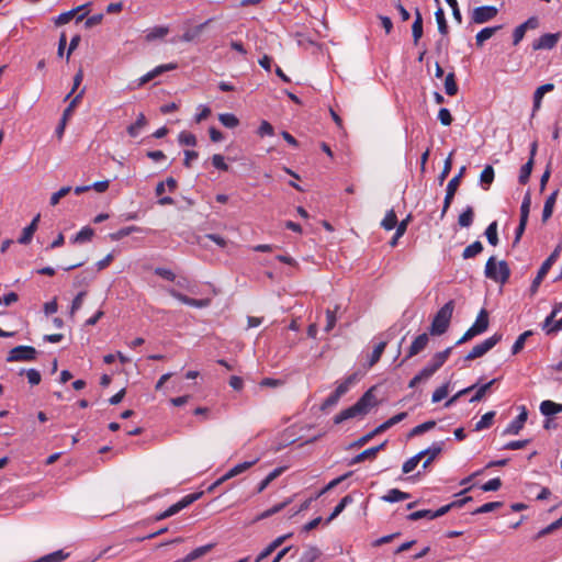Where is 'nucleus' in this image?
Segmentation results:
<instances>
[{
	"label": "nucleus",
	"instance_id": "1",
	"mask_svg": "<svg viewBox=\"0 0 562 562\" xmlns=\"http://www.w3.org/2000/svg\"><path fill=\"white\" fill-rule=\"evenodd\" d=\"M375 405L373 387L368 390L352 406L342 409L334 417L335 424H341L345 420L368 414L371 407Z\"/></svg>",
	"mask_w": 562,
	"mask_h": 562
},
{
	"label": "nucleus",
	"instance_id": "2",
	"mask_svg": "<svg viewBox=\"0 0 562 562\" xmlns=\"http://www.w3.org/2000/svg\"><path fill=\"white\" fill-rule=\"evenodd\" d=\"M453 310L454 301L450 300L436 313L429 328L431 335L440 336L447 331Z\"/></svg>",
	"mask_w": 562,
	"mask_h": 562
},
{
	"label": "nucleus",
	"instance_id": "3",
	"mask_svg": "<svg viewBox=\"0 0 562 562\" xmlns=\"http://www.w3.org/2000/svg\"><path fill=\"white\" fill-rule=\"evenodd\" d=\"M485 277L497 283L505 284L510 277V269L506 261L496 262L495 257H490L485 265Z\"/></svg>",
	"mask_w": 562,
	"mask_h": 562
},
{
	"label": "nucleus",
	"instance_id": "4",
	"mask_svg": "<svg viewBox=\"0 0 562 562\" xmlns=\"http://www.w3.org/2000/svg\"><path fill=\"white\" fill-rule=\"evenodd\" d=\"M561 251H562V243L557 245V247L551 252V255L542 262V265H541L540 269L538 270V273H537L536 278L533 279V281L530 285V289H529L531 296H533L538 292V289H539L541 282L543 281L544 277L547 276V273L549 272L551 267L555 263V261L560 257Z\"/></svg>",
	"mask_w": 562,
	"mask_h": 562
},
{
	"label": "nucleus",
	"instance_id": "5",
	"mask_svg": "<svg viewBox=\"0 0 562 562\" xmlns=\"http://www.w3.org/2000/svg\"><path fill=\"white\" fill-rule=\"evenodd\" d=\"M488 313L485 308H482L476 316L473 325L463 334V336L457 341L456 345L464 344L477 335L483 334L488 328Z\"/></svg>",
	"mask_w": 562,
	"mask_h": 562
},
{
	"label": "nucleus",
	"instance_id": "6",
	"mask_svg": "<svg viewBox=\"0 0 562 562\" xmlns=\"http://www.w3.org/2000/svg\"><path fill=\"white\" fill-rule=\"evenodd\" d=\"M503 338L502 334L495 333L493 336L483 340L482 342L475 345L472 350L465 356V361H471L476 358L483 357L492 348H494Z\"/></svg>",
	"mask_w": 562,
	"mask_h": 562
},
{
	"label": "nucleus",
	"instance_id": "7",
	"mask_svg": "<svg viewBox=\"0 0 562 562\" xmlns=\"http://www.w3.org/2000/svg\"><path fill=\"white\" fill-rule=\"evenodd\" d=\"M465 170H467V167L462 166L460 168L459 172L452 179H450V181L448 182L447 189H446L443 206H442V211H441V215H440L441 218L446 215L447 211L449 210L451 202L453 200V196L460 186L461 179L465 173Z\"/></svg>",
	"mask_w": 562,
	"mask_h": 562
},
{
	"label": "nucleus",
	"instance_id": "8",
	"mask_svg": "<svg viewBox=\"0 0 562 562\" xmlns=\"http://www.w3.org/2000/svg\"><path fill=\"white\" fill-rule=\"evenodd\" d=\"M37 350L31 346H16L9 351L8 362L33 361L36 359Z\"/></svg>",
	"mask_w": 562,
	"mask_h": 562
},
{
	"label": "nucleus",
	"instance_id": "9",
	"mask_svg": "<svg viewBox=\"0 0 562 562\" xmlns=\"http://www.w3.org/2000/svg\"><path fill=\"white\" fill-rule=\"evenodd\" d=\"M498 14V9L494 5H482L474 8L471 13V23L484 24L492 21Z\"/></svg>",
	"mask_w": 562,
	"mask_h": 562
},
{
	"label": "nucleus",
	"instance_id": "10",
	"mask_svg": "<svg viewBox=\"0 0 562 562\" xmlns=\"http://www.w3.org/2000/svg\"><path fill=\"white\" fill-rule=\"evenodd\" d=\"M538 26L539 20L537 16H530L527 21L518 25L513 32V45L516 46L522 41L527 30H535Z\"/></svg>",
	"mask_w": 562,
	"mask_h": 562
},
{
	"label": "nucleus",
	"instance_id": "11",
	"mask_svg": "<svg viewBox=\"0 0 562 562\" xmlns=\"http://www.w3.org/2000/svg\"><path fill=\"white\" fill-rule=\"evenodd\" d=\"M560 40V33H546L532 43L533 50L552 49Z\"/></svg>",
	"mask_w": 562,
	"mask_h": 562
},
{
	"label": "nucleus",
	"instance_id": "12",
	"mask_svg": "<svg viewBox=\"0 0 562 562\" xmlns=\"http://www.w3.org/2000/svg\"><path fill=\"white\" fill-rule=\"evenodd\" d=\"M202 494H203L202 492H199V493H192V494L186 495L179 502L175 503L173 505H171L170 507H168L166 509L167 515L169 517H171V516L178 514L179 512H181L182 509L187 508L188 506L193 504L195 501H198L202 496Z\"/></svg>",
	"mask_w": 562,
	"mask_h": 562
},
{
	"label": "nucleus",
	"instance_id": "13",
	"mask_svg": "<svg viewBox=\"0 0 562 562\" xmlns=\"http://www.w3.org/2000/svg\"><path fill=\"white\" fill-rule=\"evenodd\" d=\"M177 68H178V65L176 63L159 65L156 68H154L153 70L145 74L144 76H142L138 79L137 87H142L145 83L149 82L150 80L155 79L156 77L162 75L164 72L175 70Z\"/></svg>",
	"mask_w": 562,
	"mask_h": 562
},
{
	"label": "nucleus",
	"instance_id": "14",
	"mask_svg": "<svg viewBox=\"0 0 562 562\" xmlns=\"http://www.w3.org/2000/svg\"><path fill=\"white\" fill-rule=\"evenodd\" d=\"M168 293L177 299L178 301H180L181 303L186 304V305H189V306H193V307H198V308H203V307H206L210 305V300L209 299H201V300H198V299H192V297H189L180 292H178L177 290L175 289H168L167 290Z\"/></svg>",
	"mask_w": 562,
	"mask_h": 562
},
{
	"label": "nucleus",
	"instance_id": "15",
	"mask_svg": "<svg viewBox=\"0 0 562 562\" xmlns=\"http://www.w3.org/2000/svg\"><path fill=\"white\" fill-rule=\"evenodd\" d=\"M528 418V412L525 406L520 407V414L509 423V425L505 428L504 435H518L519 431L524 428V425Z\"/></svg>",
	"mask_w": 562,
	"mask_h": 562
},
{
	"label": "nucleus",
	"instance_id": "16",
	"mask_svg": "<svg viewBox=\"0 0 562 562\" xmlns=\"http://www.w3.org/2000/svg\"><path fill=\"white\" fill-rule=\"evenodd\" d=\"M428 342H429L428 334L423 333V334L418 335L413 340L412 345L409 346L407 355L405 357V360L422 352L427 347Z\"/></svg>",
	"mask_w": 562,
	"mask_h": 562
},
{
	"label": "nucleus",
	"instance_id": "17",
	"mask_svg": "<svg viewBox=\"0 0 562 562\" xmlns=\"http://www.w3.org/2000/svg\"><path fill=\"white\" fill-rule=\"evenodd\" d=\"M41 220V215L37 214L33 220L32 222L26 226L24 227L21 236L18 238V243L21 244V245H27L32 241V238H33V235L34 233L36 232L37 229V226H38V222Z\"/></svg>",
	"mask_w": 562,
	"mask_h": 562
},
{
	"label": "nucleus",
	"instance_id": "18",
	"mask_svg": "<svg viewBox=\"0 0 562 562\" xmlns=\"http://www.w3.org/2000/svg\"><path fill=\"white\" fill-rule=\"evenodd\" d=\"M289 537L291 533L280 536L274 539L271 543H269L255 559L254 562H261L263 559L268 558L272 552H274Z\"/></svg>",
	"mask_w": 562,
	"mask_h": 562
},
{
	"label": "nucleus",
	"instance_id": "19",
	"mask_svg": "<svg viewBox=\"0 0 562 562\" xmlns=\"http://www.w3.org/2000/svg\"><path fill=\"white\" fill-rule=\"evenodd\" d=\"M539 409L544 417H554L562 413V404L546 400L541 402Z\"/></svg>",
	"mask_w": 562,
	"mask_h": 562
},
{
	"label": "nucleus",
	"instance_id": "20",
	"mask_svg": "<svg viewBox=\"0 0 562 562\" xmlns=\"http://www.w3.org/2000/svg\"><path fill=\"white\" fill-rule=\"evenodd\" d=\"M451 350H452V347H448L443 351H440V352H437L434 355V357L427 364L432 370L434 373L436 371H438L442 367V364L447 361L448 357L451 353Z\"/></svg>",
	"mask_w": 562,
	"mask_h": 562
},
{
	"label": "nucleus",
	"instance_id": "21",
	"mask_svg": "<svg viewBox=\"0 0 562 562\" xmlns=\"http://www.w3.org/2000/svg\"><path fill=\"white\" fill-rule=\"evenodd\" d=\"M503 29V25L487 26L482 29L475 35V44L477 47H482L484 43L490 40L496 32Z\"/></svg>",
	"mask_w": 562,
	"mask_h": 562
},
{
	"label": "nucleus",
	"instance_id": "22",
	"mask_svg": "<svg viewBox=\"0 0 562 562\" xmlns=\"http://www.w3.org/2000/svg\"><path fill=\"white\" fill-rule=\"evenodd\" d=\"M443 442H434L429 448L423 450L427 459L423 463V469H427L428 465L441 453Z\"/></svg>",
	"mask_w": 562,
	"mask_h": 562
},
{
	"label": "nucleus",
	"instance_id": "23",
	"mask_svg": "<svg viewBox=\"0 0 562 562\" xmlns=\"http://www.w3.org/2000/svg\"><path fill=\"white\" fill-rule=\"evenodd\" d=\"M415 20L412 25V34L414 44L417 45L423 36V15L418 8L415 9Z\"/></svg>",
	"mask_w": 562,
	"mask_h": 562
},
{
	"label": "nucleus",
	"instance_id": "24",
	"mask_svg": "<svg viewBox=\"0 0 562 562\" xmlns=\"http://www.w3.org/2000/svg\"><path fill=\"white\" fill-rule=\"evenodd\" d=\"M553 89H554L553 83H546L536 89V91L533 93V106H532L533 113L540 109L542 98H544V93L550 92Z\"/></svg>",
	"mask_w": 562,
	"mask_h": 562
},
{
	"label": "nucleus",
	"instance_id": "25",
	"mask_svg": "<svg viewBox=\"0 0 562 562\" xmlns=\"http://www.w3.org/2000/svg\"><path fill=\"white\" fill-rule=\"evenodd\" d=\"M558 195L559 190L557 189L547 198L542 210L543 222H547L552 216Z\"/></svg>",
	"mask_w": 562,
	"mask_h": 562
},
{
	"label": "nucleus",
	"instance_id": "26",
	"mask_svg": "<svg viewBox=\"0 0 562 562\" xmlns=\"http://www.w3.org/2000/svg\"><path fill=\"white\" fill-rule=\"evenodd\" d=\"M214 544L209 543L199 548H195L190 553H188L184 558H182V562H192L198 560L209 553L213 549Z\"/></svg>",
	"mask_w": 562,
	"mask_h": 562
},
{
	"label": "nucleus",
	"instance_id": "27",
	"mask_svg": "<svg viewBox=\"0 0 562 562\" xmlns=\"http://www.w3.org/2000/svg\"><path fill=\"white\" fill-rule=\"evenodd\" d=\"M210 22H211V20H207L204 23H201V24L194 26L193 29L187 30L182 34L181 41H183V42H192V41H194L195 38H198L201 35V33L203 32V30L205 29V26Z\"/></svg>",
	"mask_w": 562,
	"mask_h": 562
},
{
	"label": "nucleus",
	"instance_id": "28",
	"mask_svg": "<svg viewBox=\"0 0 562 562\" xmlns=\"http://www.w3.org/2000/svg\"><path fill=\"white\" fill-rule=\"evenodd\" d=\"M409 497L411 495L406 492H402L398 488H391L385 495L382 496V499L387 503H395L408 499Z\"/></svg>",
	"mask_w": 562,
	"mask_h": 562
},
{
	"label": "nucleus",
	"instance_id": "29",
	"mask_svg": "<svg viewBox=\"0 0 562 562\" xmlns=\"http://www.w3.org/2000/svg\"><path fill=\"white\" fill-rule=\"evenodd\" d=\"M256 462H257V460L246 461V462L236 464L235 467H233L228 472H226L223 475V480H229V479H232V477H234L236 475L241 474L243 472H245L246 470L251 468Z\"/></svg>",
	"mask_w": 562,
	"mask_h": 562
},
{
	"label": "nucleus",
	"instance_id": "30",
	"mask_svg": "<svg viewBox=\"0 0 562 562\" xmlns=\"http://www.w3.org/2000/svg\"><path fill=\"white\" fill-rule=\"evenodd\" d=\"M498 381V379H493L488 381L487 383H484L476 386V391L474 395L470 398V403H476L483 400V397L486 395V393L491 390V387Z\"/></svg>",
	"mask_w": 562,
	"mask_h": 562
},
{
	"label": "nucleus",
	"instance_id": "31",
	"mask_svg": "<svg viewBox=\"0 0 562 562\" xmlns=\"http://www.w3.org/2000/svg\"><path fill=\"white\" fill-rule=\"evenodd\" d=\"M353 502V497L351 495L344 496L340 502L336 505L330 516L327 518L326 522H330L334 520L338 515H340L344 509Z\"/></svg>",
	"mask_w": 562,
	"mask_h": 562
},
{
	"label": "nucleus",
	"instance_id": "32",
	"mask_svg": "<svg viewBox=\"0 0 562 562\" xmlns=\"http://www.w3.org/2000/svg\"><path fill=\"white\" fill-rule=\"evenodd\" d=\"M93 235H94V231L91 227L86 226V227L81 228L74 236V238L71 239V243H74V244H83V243L90 241L91 238L93 237Z\"/></svg>",
	"mask_w": 562,
	"mask_h": 562
},
{
	"label": "nucleus",
	"instance_id": "33",
	"mask_svg": "<svg viewBox=\"0 0 562 562\" xmlns=\"http://www.w3.org/2000/svg\"><path fill=\"white\" fill-rule=\"evenodd\" d=\"M147 124V120H146V116L144 115V113H139L138 116H137V120L135 121V123L131 124L128 127H127V133L131 137H136L138 136L139 134V131L145 127Z\"/></svg>",
	"mask_w": 562,
	"mask_h": 562
},
{
	"label": "nucleus",
	"instance_id": "34",
	"mask_svg": "<svg viewBox=\"0 0 562 562\" xmlns=\"http://www.w3.org/2000/svg\"><path fill=\"white\" fill-rule=\"evenodd\" d=\"M384 431H385V429H384V427L381 424L376 428H374L372 431H370V432L366 434L364 436L360 437L357 441H355L351 445V447H362L366 443H368L371 439H373L375 436H378L379 434H382Z\"/></svg>",
	"mask_w": 562,
	"mask_h": 562
},
{
	"label": "nucleus",
	"instance_id": "35",
	"mask_svg": "<svg viewBox=\"0 0 562 562\" xmlns=\"http://www.w3.org/2000/svg\"><path fill=\"white\" fill-rule=\"evenodd\" d=\"M95 278V273L92 270H85L75 278V286H88L90 282Z\"/></svg>",
	"mask_w": 562,
	"mask_h": 562
},
{
	"label": "nucleus",
	"instance_id": "36",
	"mask_svg": "<svg viewBox=\"0 0 562 562\" xmlns=\"http://www.w3.org/2000/svg\"><path fill=\"white\" fill-rule=\"evenodd\" d=\"M482 251H483V245L480 240H476L464 248V250L462 252V258L465 260L471 259V258H474L475 256H477L479 254H481Z\"/></svg>",
	"mask_w": 562,
	"mask_h": 562
},
{
	"label": "nucleus",
	"instance_id": "37",
	"mask_svg": "<svg viewBox=\"0 0 562 562\" xmlns=\"http://www.w3.org/2000/svg\"><path fill=\"white\" fill-rule=\"evenodd\" d=\"M474 220V211L472 206H467L459 215L458 223L461 227H470Z\"/></svg>",
	"mask_w": 562,
	"mask_h": 562
},
{
	"label": "nucleus",
	"instance_id": "38",
	"mask_svg": "<svg viewBox=\"0 0 562 562\" xmlns=\"http://www.w3.org/2000/svg\"><path fill=\"white\" fill-rule=\"evenodd\" d=\"M496 413L494 411L485 413L481 419L475 424L474 430L481 431L483 429L490 428L493 424L494 417Z\"/></svg>",
	"mask_w": 562,
	"mask_h": 562
},
{
	"label": "nucleus",
	"instance_id": "39",
	"mask_svg": "<svg viewBox=\"0 0 562 562\" xmlns=\"http://www.w3.org/2000/svg\"><path fill=\"white\" fill-rule=\"evenodd\" d=\"M494 176H495V173H494L493 167L491 165H487L483 169V171L481 172V176H480V182L484 189H488V187L494 181Z\"/></svg>",
	"mask_w": 562,
	"mask_h": 562
},
{
	"label": "nucleus",
	"instance_id": "40",
	"mask_svg": "<svg viewBox=\"0 0 562 562\" xmlns=\"http://www.w3.org/2000/svg\"><path fill=\"white\" fill-rule=\"evenodd\" d=\"M533 165L535 162L532 161V158H529L528 161L521 166L518 177L519 183L526 184L529 181Z\"/></svg>",
	"mask_w": 562,
	"mask_h": 562
},
{
	"label": "nucleus",
	"instance_id": "41",
	"mask_svg": "<svg viewBox=\"0 0 562 562\" xmlns=\"http://www.w3.org/2000/svg\"><path fill=\"white\" fill-rule=\"evenodd\" d=\"M425 457V452H418L414 457L406 460L402 467L403 473L407 474L415 470L419 461Z\"/></svg>",
	"mask_w": 562,
	"mask_h": 562
},
{
	"label": "nucleus",
	"instance_id": "42",
	"mask_svg": "<svg viewBox=\"0 0 562 562\" xmlns=\"http://www.w3.org/2000/svg\"><path fill=\"white\" fill-rule=\"evenodd\" d=\"M435 18L438 24V31L441 35L446 36L449 32V26L445 16V12L441 8L435 12Z\"/></svg>",
	"mask_w": 562,
	"mask_h": 562
},
{
	"label": "nucleus",
	"instance_id": "43",
	"mask_svg": "<svg viewBox=\"0 0 562 562\" xmlns=\"http://www.w3.org/2000/svg\"><path fill=\"white\" fill-rule=\"evenodd\" d=\"M142 231L143 229L138 226H127V227H123V228L119 229L115 233L110 234V238L112 240H120V239L131 235L132 233H140Z\"/></svg>",
	"mask_w": 562,
	"mask_h": 562
},
{
	"label": "nucleus",
	"instance_id": "44",
	"mask_svg": "<svg viewBox=\"0 0 562 562\" xmlns=\"http://www.w3.org/2000/svg\"><path fill=\"white\" fill-rule=\"evenodd\" d=\"M169 33V29L167 26H155L150 29L146 34V41L151 42L157 38H162Z\"/></svg>",
	"mask_w": 562,
	"mask_h": 562
},
{
	"label": "nucleus",
	"instance_id": "45",
	"mask_svg": "<svg viewBox=\"0 0 562 562\" xmlns=\"http://www.w3.org/2000/svg\"><path fill=\"white\" fill-rule=\"evenodd\" d=\"M445 91L448 95H456L458 93V85L456 82L454 72H449L445 79Z\"/></svg>",
	"mask_w": 562,
	"mask_h": 562
},
{
	"label": "nucleus",
	"instance_id": "46",
	"mask_svg": "<svg viewBox=\"0 0 562 562\" xmlns=\"http://www.w3.org/2000/svg\"><path fill=\"white\" fill-rule=\"evenodd\" d=\"M532 335H533L532 330H526L522 334H520L512 347V353L513 355L519 353L524 349L527 338Z\"/></svg>",
	"mask_w": 562,
	"mask_h": 562
},
{
	"label": "nucleus",
	"instance_id": "47",
	"mask_svg": "<svg viewBox=\"0 0 562 562\" xmlns=\"http://www.w3.org/2000/svg\"><path fill=\"white\" fill-rule=\"evenodd\" d=\"M396 225H397V216H396L394 210L387 211L384 218L381 222V226L385 231H391V229L395 228Z\"/></svg>",
	"mask_w": 562,
	"mask_h": 562
},
{
	"label": "nucleus",
	"instance_id": "48",
	"mask_svg": "<svg viewBox=\"0 0 562 562\" xmlns=\"http://www.w3.org/2000/svg\"><path fill=\"white\" fill-rule=\"evenodd\" d=\"M321 555V551L316 547H308L301 555L299 562H315Z\"/></svg>",
	"mask_w": 562,
	"mask_h": 562
},
{
	"label": "nucleus",
	"instance_id": "49",
	"mask_svg": "<svg viewBox=\"0 0 562 562\" xmlns=\"http://www.w3.org/2000/svg\"><path fill=\"white\" fill-rule=\"evenodd\" d=\"M554 316L549 314L546 319L543 321V323L541 324V328L542 330L546 333V335L548 336H552V335H555L558 331H560V329H555V322L554 321Z\"/></svg>",
	"mask_w": 562,
	"mask_h": 562
},
{
	"label": "nucleus",
	"instance_id": "50",
	"mask_svg": "<svg viewBox=\"0 0 562 562\" xmlns=\"http://www.w3.org/2000/svg\"><path fill=\"white\" fill-rule=\"evenodd\" d=\"M68 555L69 553L64 552V550H57L40 558V562H63Z\"/></svg>",
	"mask_w": 562,
	"mask_h": 562
},
{
	"label": "nucleus",
	"instance_id": "51",
	"mask_svg": "<svg viewBox=\"0 0 562 562\" xmlns=\"http://www.w3.org/2000/svg\"><path fill=\"white\" fill-rule=\"evenodd\" d=\"M386 345H387V341L384 340V341L379 342L374 347V349L370 356V359H369V367H373L380 360L382 353L384 352Z\"/></svg>",
	"mask_w": 562,
	"mask_h": 562
},
{
	"label": "nucleus",
	"instance_id": "52",
	"mask_svg": "<svg viewBox=\"0 0 562 562\" xmlns=\"http://www.w3.org/2000/svg\"><path fill=\"white\" fill-rule=\"evenodd\" d=\"M375 459L374 449L369 448L362 451L361 453L357 454L349 461V465H355L360 462H363L364 460H373Z\"/></svg>",
	"mask_w": 562,
	"mask_h": 562
},
{
	"label": "nucleus",
	"instance_id": "53",
	"mask_svg": "<svg viewBox=\"0 0 562 562\" xmlns=\"http://www.w3.org/2000/svg\"><path fill=\"white\" fill-rule=\"evenodd\" d=\"M485 236L488 243L492 246H496L498 244V235H497V222H492L487 228L485 229Z\"/></svg>",
	"mask_w": 562,
	"mask_h": 562
},
{
	"label": "nucleus",
	"instance_id": "54",
	"mask_svg": "<svg viewBox=\"0 0 562 562\" xmlns=\"http://www.w3.org/2000/svg\"><path fill=\"white\" fill-rule=\"evenodd\" d=\"M220 122L228 128H234L239 124V120L232 113H222L218 115Z\"/></svg>",
	"mask_w": 562,
	"mask_h": 562
},
{
	"label": "nucleus",
	"instance_id": "55",
	"mask_svg": "<svg viewBox=\"0 0 562 562\" xmlns=\"http://www.w3.org/2000/svg\"><path fill=\"white\" fill-rule=\"evenodd\" d=\"M435 426H436L435 420H427V422L414 427L409 432V437L423 435L424 432L432 429Z\"/></svg>",
	"mask_w": 562,
	"mask_h": 562
},
{
	"label": "nucleus",
	"instance_id": "56",
	"mask_svg": "<svg viewBox=\"0 0 562 562\" xmlns=\"http://www.w3.org/2000/svg\"><path fill=\"white\" fill-rule=\"evenodd\" d=\"M530 205H531V195H530V192L528 191L525 194L521 205H520V220L528 222Z\"/></svg>",
	"mask_w": 562,
	"mask_h": 562
},
{
	"label": "nucleus",
	"instance_id": "57",
	"mask_svg": "<svg viewBox=\"0 0 562 562\" xmlns=\"http://www.w3.org/2000/svg\"><path fill=\"white\" fill-rule=\"evenodd\" d=\"M349 475H351V472H348L344 475H340L334 480H331L325 487H323L317 495L315 496V499L322 496L323 494L327 493L328 491L336 487L338 484H340L342 481H345Z\"/></svg>",
	"mask_w": 562,
	"mask_h": 562
},
{
	"label": "nucleus",
	"instance_id": "58",
	"mask_svg": "<svg viewBox=\"0 0 562 562\" xmlns=\"http://www.w3.org/2000/svg\"><path fill=\"white\" fill-rule=\"evenodd\" d=\"M502 506H503L502 502L485 503L482 506L477 507L472 514L477 515V514L491 513V512H494V510L501 508Z\"/></svg>",
	"mask_w": 562,
	"mask_h": 562
},
{
	"label": "nucleus",
	"instance_id": "59",
	"mask_svg": "<svg viewBox=\"0 0 562 562\" xmlns=\"http://www.w3.org/2000/svg\"><path fill=\"white\" fill-rule=\"evenodd\" d=\"M561 527H562L561 522L557 519L555 521H553L550 525H548L546 528H542L541 530H539L535 535L533 539L538 540V539H540V538H542L544 536H548V535L552 533L553 531L558 530Z\"/></svg>",
	"mask_w": 562,
	"mask_h": 562
},
{
	"label": "nucleus",
	"instance_id": "60",
	"mask_svg": "<svg viewBox=\"0 0 562 562\" xmlns=\"http://www.w3.org/2000/svg\"><path fill=\"white\" fill-rule=\"evenodd\" d=\"M178 142L180 145L184 146H195L196 145V137L194 134L182 131L178 136Z\"/></svg>",
	"mask_w": 562,
	"mask_h": 562
},
{
	"label": "nucleus",
	"instance_id": "61",
	"mask_svg": "<svg viewBox=\"0 0 562 562\" xmlns=\"http://www.w3.org/2000/svg\"><path fill=\"white\" fill-rule=\"evenodd\" d=\"M291 499H286L282 503H279L274 506H272L271 508L265 510L260 516H259V519H265V518H268V517H271L272 515L281 512L284 507H286L289 504H290Z\"/></svg>",
	"mask_w": 562,
	"mask_h": 562
},
{
	"label": "nucleus",
	"instance_id": "62",
	"mask_svg": "<svg viewBox=\"0 0 562 562\" xmlns=\"http://www.w3.org/2000/svg\"><path fill=\"white\" fill-rule=\"evenodd\" d=\"M339 308V306L337 305L335 307V310H327L326 311V326L324 328V330L326 333H329L336 325V322H337V317H336V313H337V310Z\"/></svg>",
	"mask_w": 562,
	"mask_h": 562
},
{
	"label": "nucleus",
	"instance_id": "63",
	"mask_svg": "<svg viewBox=\"0 0 562 562\" xmlns=\"http://www.w3.org/2000/svg\"><path fill=\"white\" fill-rule=\"evenodd\" d=\"M87 295V291H80L75 299L72 300L71 306H70V316L74 317L75 313L81 308L83 299Z\"/></svg>",
	"mask_w": 562,
	"mask_h": 562
},
{
	"label": "nucleus",
	"instance_id": "64",
	"mask_svg": "<svg viewBox=\"0 0 562 562\" xmlns=\"http://www.w3.org/2000/svg\"><path fill=\"white\" fill-rule=\"evenodd\" d=\"M77 13H78V9H71V10H69L67 12L60 13L55 19V24L56 25H64V24L68 23L74 16H76Z\"/></svg>",
	"mask_w": 562,
	"mask_h": 562
}]
</instances>
